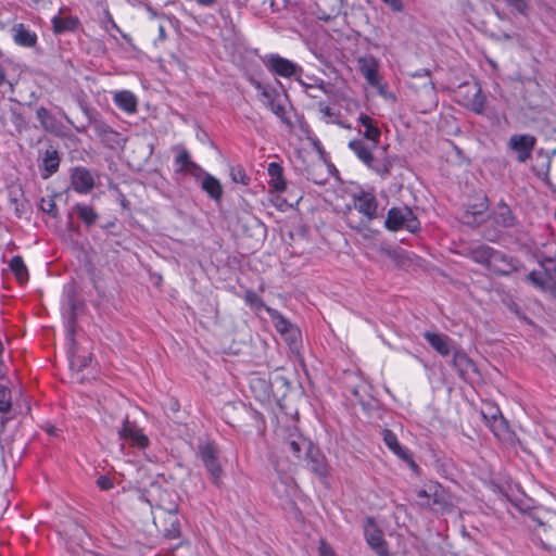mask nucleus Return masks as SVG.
<instances>
[{
  "label": "nucleus",
  "mask_w": 556,
  "mask_h": 556,
  "mask_svg": "<svg viewBox=\"0 0 556 556\" xmlns=\"http://www.w3.org/2000/svg\"><path fill=\"white\" fill-rule=\"evenodd\" d=\"M159 31H160V36H161V37H164V36H165V29H164V27H163V26H160Z\"/></svg>",
  "instance_id": "nucleus-57"
},
{
  "label": "nucleus",
  "mask_w": 556,
  "mask_h": 556,
  "mask_svg": "<svg viewBox=\"0 0 556 556\" xmlns=\"http://www.w3.org/2000/svg\"><path fill=\"white\" fill-rule=\"evenodd\" d=\"M12 407L11 390L0 383V413H9Z\"/></svg>",
  "instance_id": "nucleus-36"
},
{
  "label": "nucleus",
  "mask_w": 556,
  "mask_h": 556,
  "mask_svg": "<svg viewBox=\"0 0 556 556\" xmlns=\"http://www.w3.org/2000/svg\"><path fill=\"white\" fill-rule=\"evenodd\" d=\"M352 206L362 215V217L358 222H355L350 207L349 213L345 216V222L350 228H366L374 219L378 217V202L372 190L361 189L353 192Z\"/></svg>",
  "instance_id": "nucleus-1"
},
{
  "label": "nucleus",
  "mask_w": 556,
  "mask_h": 556,
  "mask_svg": "<svg viewBox=\"0 0 556 556\" xmlns=\"http://www.w3.org/2000/svg\"><path fill=\"white\" fill-rule=\"evenodd\" d=\"M382 437H383V442H384L386 446L390 451L399 447V445L401 444L397 440L396 434L393 431H391L390 429H384L382 431Z\"/></svg>",
  "instance_id": "nucleus-43"
},
{
  "label": "nucleus",
  "mask_w": 556,
  "mask_h": 556,
  "mask_svg": "<svg viewBox=\"0 0 556 556\" xmlns=\"http://www.w3.org/2000/svg\"><path fill=\"white\" fill-rule=\"evenodd\" d=\"M73 208L77 213L78 217L87 226H91L92 224H94V222L99 217L98 213L90 205H86V204H83V203H76Z\"/></svg>",
  "instance_id": "nucleus-28"
},
{
  "label": "nucleus",
  "mask_w": 556,
  "mask_h": 556,
  "mask_svg": "<svg viewBox=\"0 0 556 556\" xmlns=\"http://www.w3.org/2000/svg\"><path fill=\"white\" fill-rule=\"evenodd\" d=\"M536 139L529 134H516L509 138L508 148L517 153V159L520 163L527 162L534 149Z\"/></svg>",
  "instance_id": "nucleus-9"
},
{
  "label": "nucleus",
  "mask_w": 556,
  "mask_h": 556,
  "mask_svg": "<svg viewBox=\"0 0 556 556\" xmlns=\"http://www.w3.org/2000/svg\"><path fill=\"white\" fill-rule=\"evenodd\" d=\"M493 248L489 245H479L470 251V257L478 264L489 266L490 258L492 257Z\"/></svg>",
  "instance_id": "nucleus-31"
},
{
  "label": "nucleus",
  "mask_w": 556,
  "mask_h": 556,
  "mask_svg": "<svg viewBox=\"0 0 556 556\" xmlns=\"http://www.w3.org/2000/svg\"><path fill=\"white\" fill-rule=\"evenodd\" d=\"M184 174H188L201 182V180L204 179V176L208 175L210 173L205 172L199 164L192 162L189 163V166L186 168Z\"/></svg>",
  "instance_id": "nucleus-39"
},
{
  "label": "nucleus",
  "mask_w": 556,
  "mask_h": 556,
  "mask_svg": "<svg viewBox=\"0 0 556 556\" xmlns=\"http://www.w3.org/2000/svg\"><path fill=\"white\" fill-rule=\"evenodd\" d=\"M4 372H5L4 365L0 364V378H2L4 376Z\"/></svg>",
  "instance_id": "nucleus-56"
},
{
  "label": "nucleus",
  "mask_w": 556,
  "mask_h": 556,
  "mask_svg": "<svg viewBox=\"0 0 556 556\" xmlns=\"http://www.w3.org/2000/svg\"><path fill=\"white\" fill-rule=\"evenodd\" d=\"M113 101L119 110L127 114H134L137 112V98L131 91H117L113 97Z\"/></svg>",
  "instance_id": "nucleus-24"
},
{
  "label": "nucleus",
  "mask_w": 556,
  "mask_h": 556,
  "mask_svg": "<svg viewBox=\"0 0 556 556\" xmlns=\"http://www.w3.org/2000/svg\"><path fill=\"white\" fill-rule=\"evenodd\" d=\"M97 485L103 491H109L113 488V481L108 476H100L97 479Z\"/></svg>",
  "instance_id": "nucleus-47"
},
{
  "label": "nucleus",
  "mask_w": 556,
  "mask_h": 556,
  "mask_svg": "<svg viewBox=\"0 0 556 556\" xmlns=\"http://www.w3.org/2000/svg\"><path fill=\"white\" fill-rule=\"evenodd\" d=\"M67 328L72 330V321L67 324Z\"/></svg>",
  "instance_id": "nucleus-60"
},
{
  "label": "nucleus",
  "mask_w": 556,
  "mask_h": 556,
  "mask_svg": "<svg viewBox=\"0 0 556 556\" xmlns=\"http://www.w3.org/2000/svg\"><path fill=\"white\" fill-rule=\"evenodd\" d=\"M307 466L319 478H326L328 475V464L326 457L321 454L318 447L308 443L306 451Z\"/></svg>",
  "instance_id": "nucleus-17"
},
{
  "label": "nucleus",
  "mask_w": 556,
  "mask_h": 556,
  "mask_svg": "<svg viewBox=\"0 0 556 556\" xmlns=\"http://www.w3.org/2000/svg\"><path fill=\"white\" fill-rule=\"evenodd\" d=\"M384 226L390 231L407 230L416 232L420 223L414 212L407 206L391 207L388 211Z\"/></svg>",
  "instance_id": "nucleus-4"
},
{
  "label": "nucleus",
  "mask_w": 556,
  "mask_h": 556,
  "mask_svg": "<svg viewBox=\"0 0 556 556\" xmlns=\"http://www.w3.org/2000/svg\"><path fill=\"white\" fill-rule=\"evenodd\" d=\"M495 222L503 227H513L516 224V218L511 210L504 202L498 204L497 212L495 213Z\"/></svg>",
  "instance_id": "nucleus-27"
},
{
  "label": "nucleus",
  "mask_w": 556,
  "mask_h": 556,
  "mask_svg": "<svg viewBox=\"0 0 556 556\" xmlns=\"http://www.w3.org/2000/svg\"><path fill=\"white\" fill-rule=\"evenodd\" d=\"M417 502L420 506L432 510H444L448 506L447 495L442 485L430 482L417 491Z\"/></svg>",
  "instance_id": "nucleus-6"
},
{
  "label": "nucleus",
  "mask_w": 556,
  "mask_h": 556,
  "mask_svg": "<svg viewBox=\"0 0 556 556\" xmlns=\"http://www.w3.org/2000/svg\"><path fill=\"white\" fill-rule=\"evenodd\" d=\"M488 426L494 435L498 439H501L507 431V424L503 416L494 419V421H491Z\"/></svg>",
  "instance_id": "nucleus-38"
},
{
  "label": "nucleus",
  "mask_w": 556,
  "mask_h": 556,
  "mask_svg": "<svg viewBox=\"0 0 556 556\" xmlns=\"http://www.w3.org/2000/svg\"><path fill=\"white\" fill-rule=\"evenodd\" d=\"M230 177L233 182L248 186L250 178L245 173V169L241 165H235L230 167Z\"/></svg>",
  "instance_id": "nucleus-35"
},
{
  "label": "nucleus",
  "mask_w": 556,
  "mask_h": 556,
  "mask_svg": "<svg viewBox=\"0 0 556 556\" xmlns=\"http://www.w3.org/2000/svg\"><path fill=\"white\" fill-rule=\"evenodd\" d=\"M192 162L193 161L191 160L189 152L185 148H180L175 157V165L177 166L176 170L184 173L189 166V163Z\"/></svg>",
  "instance_id": "nucleus-34"
},
{
  "label": "nucleus",
  "mask_w": 556,
  "mask_h": 556,
  "mask_svg": "<svg viewBox=\"0 0 556 556\" xmlns=\"http://www.w3.org/2000/svg\"><path fill=\"white\" fill-rule=\"evenodd\" d=\"M9 267L21 283L26 282L28 280V270L21 256H13L10 260Z\"/></svg>",
  "instance_id": "nucleus-29"
},
{
  "label": "nucleus",
  "mask_w": 556,
  "mask_h": 556,
  "mask_svg": "<svg viewBox=\"0 0 556 556\" xmlns=\"http://www.w3.org/2000/svg\"><path fill=\"white\" fill-rule=\"evenodd\" d=\"M5 86L8 90H4L3 92H14V85L5 78V73L2 67H0V88Z\"/></svg>",
  "instance_id": "nucleus-49"
},
{
  "label": "nucleus",
  "mask_w": 556,
  "mask_h": 556,
  "mask_svg": "<svg viewBox=\"0 0 556 556\" xmlns=\"http://www.w3.org/2000/svg\"><path fill=\"white\" fill-rule=\"evenodd\" d=\"M404 462L408 465V467H409L414 472H417V471L419 470V466H418V465L416 464V462L414 460V458H413V455H412V454L409 455V458H406Z\"/></svg>",
  "instance_id": "nucleus-54"
},
{
  "label": "nucleus",
  "mask_w": 556,
  "mask_h": 556,
  "mask_svg": "<svg viewBox=\"0 0 556 556\" xmlns=\"http://www.w3.org/2000/svg\"><path fill=\"white\" fill-rule=\"evenodd\" d=\"M51 23L54 34L60 35L75 30L79 25V20L74 15H63V9H60L59 14L51 18Z\"/></svg>",
  "instance_id": "nucleus-20"
},
{
  "label": "nucleus",
  "mask_w": 556,
  "mask_h": 556,
  "mask_svg": "<svg viewBox=\"0 0 556 556\" xmlns=\"http://www.w3.org/2000/svg\"><path fill=\"white\" fill-rule=\"evenodd\" d=\"M528 281L542 291H556V258L545 257L531 270Z\"/></svg>",
  "instance_id": "nucleus-3"
},
{
  "label": "nucleus",
  "mask_w": 556,
  "mask_h": 556,
  "mask_svg": "<svg viewBox=\"0 0 556 556\" xmlns=\"http://www.w3.org/2000/svg\"><path fill=\"white\" fill-rule=\"evenodd\" d=\"M251 388L255 393V396L260 400L267 399L270 392V386L266 380L261 378L251 379Z\"/></svg>",
  "instance_id": "nucleus-33"
},
{
  "label": "nucleus",
  "mask_w": 556,
  "mask_h": 556,
  "mask_svg": "<svg viewBox=\"0 0 556 556\" xmlns=\"http://www.w3.org/2000/svg\"><path fill=\"white\" fill-rule=\"evenodd\" d=\"M517 263L515 258L493 249L488 269L498 275H508L517 268Z\"/></svg>",
  "instance_id": "nucleus-15"
},
{
  "label": "nucleus",
  "mask_w": 556,
  "mask_h": 556,
  "mask_svg": "<svg viewBox=\"0 0 556 556\" xmlns=\"http://www.w3.org/2000/svg\"><path fill=\"white\" fill-rule=\"evenodd\" d=\"M295 483L289 476L280 477L279 482L274 485V490L279 497L290 496L295 492Z\"/></svg>",
  "instance_id": "nucleus-30"
},
{
  "label": "nucleus",
  "mask_w": 556,
  "mask_h": 556,
  "mask_svg": "<svg viewBox=\"0 0 556 556\" xmlns=\"http://www.w3.org/2000/svg\"><path fill=\"white\" fill-rule=\"evenodd\" d=\"M70 369L76 372L84 370L91 362L90 350H66Z\"/></svg>",
  "instance_id": "nucleus-21"
},
{
  "label": "nucleus",
  "mask_w": 556,
  "mask_h": 556,
  "mask_svg": "<svg viewBox=\"0 0 556 556\" xmlns=\"http://www.w3.org/2000/svg\"><path fill=\"white\" fill-rule=\"evenodd\" d=\"M364 535L367 544L378 556H389L388 544L383 532L372 517H367L364 522Z\"/></svg>",
  "instance_id": "nucleus-8"
},
{
  "label": "nucleus",
  "mask_w": 556,
  "mask_h": 556,
  "mask_svg": "<svg viewBox=\"0 0 556 556\" xmlns=\"http://www.w3.org/2000/svg\"><path fill=\"white\" fill-rule=\"evenodd\" d=\"M11 36L14 43L23 48H34L38 41L37 34L23 23H16L11 27Z\"/></svg>",
  "instance_id": "nucleus-16"
},
{
  "label": "nucleus",
  "mask_w": 556,
  "mask_h": 556,
  "mask_svg": "<svg viewBox=\"0 0 556 556\" xmlns=\"http://www.w3.org/2000/svg\"><path fill=\"white\" fill-rule=\"evenodd\" d=\"M244 302L247 305L251 307L255 313L264 309L266 312L267 305L264 304L263 300L258 296L256 292L253 290H247L243 295Z\"/></svg>",
  "instance_id": "nucleus-32"
},
{
  "label": "nucleus",
  "mask_w": 556,
  "mask_h": 556,
  "mask_svg": "<svg viewBox=\"0 0 556 556\" xmlns=\"http://www.w3.org/2000/svg\"><path fill=\"white\" fill-rule=\"evenodd\" d=\"M164 535L170 540L178 539L180 536V523L178 519L170 521L169 527L165 529Z\"/></svg>",
  "instance_id": "nucleus-44"
},
{
  "label": "nucleus",
  "mask_w": 556,
  "mask_h": 556,
  "mask_svg": "<svg viewBox=\"0 0 556 556\" xmlns=\"http://www.w3.org/2000/svg\"><path fill=\"white\" fill-rule=\"evenodd\" d=\"M391 452L403 462L406 458H409V455L412 454L410 451L402 444H400L399 447L391 450Z\"/></svg>",
  "instance_id": "nucleus-48"
},
{
  "label": "nucleus",
  "mask_w": 556,
  "mask_h": 556,
  "mask_svg": "<svg viewBox=\"0 0 556 556\" xmlns=\"http://www.w3.org/2000/svg\"><path fill=\"white\" fill-rule=\"evenodd\" d=\"M201 189L214 201H219L223 197V186L220 181L208 174L200 182Z\"/></svg>",
  "instance_id": "nucleus-26"
},
{
  "label": "nucleus",
  "mask_w": 556,
  "mask_h": 556,
  "mask_svg": "<svg viewBox=\"0 0 556 556\" xmlns=\"http://www.w3.org/2000/svg\"><path fill=\"white\" fill-rule=\"evenodd\" d=\"M199 456L211 475L213 483L218 485L223 470L219 465L215 447L210 443L200 445Z\"/></svg>",
  "instance_id": "nucleus-12"
},
{
  "label": "nucleus",
  "mask_w": 556,
  "mask_h": 556,
  "mask_svg": "<svg viewBox=\"0 0 556 556\" xmlns=\"http://www.w3.org/2000/svg\"><path fill=\"white\" fill-rule=\"evenodd\" d=\"M425 338L431 348H446L445 337L434 332H426Z\"/></svg>",
  "instance_id": "nucleus-41"
},
{
  "label": "nucleus",
  "mask_w": 556,
  "mask_h": 556,
  "mask_svg": "<svg viewBox=\"0 0 556 556\" xmlns=\"http://www.w3.org/2000/svg\"><path fill=\"white\" fill-rule=\"evenodd\" d=\"M202 8H213L219 0H194Z\"/></svg>",
  "instance_id": "nucleus-53"
},
{
  "label": "nucleus",
  "mask_w": 556,
  "mask_h": 556,
  "mask_svg": "<svg viewBox=\"0 0 556 556\" xmlns=\"http://www.w3.org/2000/svg\"><path fill=\"white\" fill-rule=\"evenodd\" d=\"M289 447H290L291 452L293 453V455L295 457H300V453H301L302 446H301V444L298 441H295V440L290 441L289 442Z\"/></svg>",
  "instance_id": "nucleus-51"
},
{
  "label": "nucleus",
  "mask_w": 556,
  "mask_h": 556,
  "mask_svg": "<svg viewBox=\"0 0 556 556\" xmlns=\"http://www.w3.org/2000/svg\"><path fill=\"white\" fill-rule=\"evenodd\" d=\"M504 2L517 13L527 16L529 5L527 0H504Z\"/></svg>",
  "instance_id": "nucleus-40"
},
{
  "label": "nucleus",
  "mask_w": 556,
  "mask_h": 556,
  "mask_svg": "<svg viewBox=\"0 0 556 556\" xmlns=\"http://www.w3.org/2000/svg\"><path fill=\"white\" fill-rule=\"evenodd\" d=\"M349 149L357 156V159L364 163L368 168L375 170L379 175H388L390 172V163H376L372 155L374 150L377 146H371L370 141L364 139H352L348 143Z\"/></svg>",
  "instance_id": "nucleus-5"
},
{
  "label": "nucleus",
  "mask_w": 556,
  "mask_h": 556,
  "mask_svg": "<svg viewBox=\"0 0 556 556\" xmlns=\"http://www.w3.org/2000/svg\"><path fill=\"white\" fill-rule=\"evenodd\" d=\"M252 85L261 92L263 103L285 124L291 125L288 115V97L283 90L253 80Z\"/></svg>",
  "instance_id": "nucleus-2"
},
{
  "label": "nucleus",
  "mask_w": 556,
  "mask_h": 556,
  "mask_svg": "<svg viewBox=\"0 0 556 556\" xmlns=\"http://www.w3.org/2000/svg\"><path fill=\"white\" fill-rule=\"evenodd\" d=\"M47 431H48V433H50V434H54V428H53V427L49 428Z\"/></svg>",
  "instance_id": "nucleus-58"
},
{
  "label": "nucleus",
  "mask_w": 556,
  "mask_h": 556,
  "mask_svg": "<svg viewBox=\"0 0 556 556\" xmlns=\"http://www.w3.org/2000/svg\"><path fill=\"white\" fill-rule=\"evenodd\" d=\"M266 313L269 315L276 330L280 333L288 345L295 344L301 339L300 329L282 316L277 309L266 307Z\"/></svg>",
  "instance_id": "nucleus-7"
},
{
  "label": "nucleus",
  "mask_w": 556,
  "mask_h": 556,
  "mask_svg": "<svg viewBox=\"0 0 556 556\" xmlns=\"http://www.w3.org/2000/svg\"><path fill=\"white\" fill-rule=\"evenodd\" d=\"M482 416L486 425H489L494 419L502 417V413L496 405L488 403L482 409Z\"/></svg>",
  "instance_id": "nucleus-37"
},
{
  "label": "nucleus",
  "mask_w": 556,
  "mask_h": 556,
  "mask_svg": "<svg viewBox=\"0 0 556 556\" xmlns=\"http://www.w3.org/2000/svg\"><path fill=\"white\" fill-rule=\"evenodd\" d=\"M443 356H450L452 350H438ZM453 365L458 370L462 377H465L470 371H476L475 363L466 355L464 350H453Z\"/></svg>",
  "instance_id": "nucleus-19"
},
{
  "label": "nucleus",
  "mask_w": 556,
  "mask_h": 556,
  "mask_svg": "<svg viewBox=\"0 0 556 556\" xmlns=\"http://www.w3.org/2000/svg\"><path fill=\"white\" fill-rule=\"evenodd\" d=\"M283 169L279 163L271 162L267 166L269 176L268 186L276 192H283L287 188V182L282 174Z\"/></svg>",
  "instance_id": "nucleus-23"
},
{
  "label": "nucleus",
  "mask_w": 556,
  "mask_h": 556,
  "mask_svg": "<svg viewBox=\"0 0 556 556\" xmlns=\"http://www.w3.org/2000/svg\"><path fill=\"white\" fill-rule=\"evenodd\" d=\"M458 96L463 97V104L477 114H481L484 110V96L477 84L463 85L459 87Z\"/></svg>",
  "instance_id": "nucleus-11"
},
{
  "label": "nucleus",
  "mask_w": 556,
  "mask_h": 556,
  "mask_svg": "<svg viewBox=\"0 0 556 556\" xmlns=\"http://www.w3.org/2000/svg\"><path fill=\"white\" fill-rule=\"evenodd\" d=\"M118 437L122 441L128 442L131 446L139 450H144L149 445V439L143 430L127 418H125L123 426L118 430Z\"/></svg>",
  "instance_id": "nucleus-10"
},
{
  "label": "nucleus",
  "mask_w": 556,
  "mask_h": 556,
  "mask_svg": "<svg viewBox=\"0 0 556 556\" xmlns=\"http://www.w3.org/2000/svg\"><path fill=\"white\" fill-rule=\"evenodd\" d=\"M0 364H3L2 363V350H0Z\"/></svg>",
  "instance_id": "nucleus-59"
},
{
  "label": "nucleus",
  "mask_w": 556,
  "mask_h": 556,
  "mask_svg": "<svg viewBox=\"0 0 556 556\" xmlns=\"http://www.w3.org/2000/svg\"><path fill=\"white\" fill-rule=\"evenodd\" d=\"M358 124L364 128L361 134L363 135L362 139H366L371 142V146H378L381 130L378 127L377 123L368 115L361 114L358 117Z\"/></svg>",
  "instance_id": "nucleus-22"
},
{
  "label": "nucleus",
  "mask_w": 556,
  "mask_h": 556,
  "mask_svg": "<svg viewBox=\"0 0 556 556\" xmlns=\"http://www.w3.org/2000/svg\"><path fill=\"white\" fill-rule=\"evenodd\" d=\"M71 187L78 194H87L94 187V178L86 167H75L71 173Z\"/></svg>",
  "instance_id": "nucleus-14"
},
{
  "label": "nucleus",
  "mask_w": 556,
  "mask_h": 556,
  "mask_svg": "<svg viewBox=\"0 0 556 556\" xmlns=\"http://www.w3.org/2000/svg\"><path fill=\"white\" fill-rule=\"evenodd\" d=\"M42 210L49 214H51L52 216H55L56 215V205L55 203L52 201V200H49L47 202V205L46 206H42Z\"/></svg>",
  "instance_id": "nucleus-52"
},
{
  "label": "nucleus",
  "mask_w": 556,
  "mask_h": 556,
  "mask_svg": "<svg viewBox=\"0 0 556 556\" xmlns=\"http://www.w3.org/2000/svg\"><path fill=\"white\" fill-rule=\"evenodd\" d=\"M60 166V156L58 151L50 147L46 150L45 156L42 160V172L41 177L43 179H48L50 176H52Z\"/></svg>",
  "instance_id": "nucleus-25"
},
{
  "label": "nucleus",
  "mask_w": 556,
  "mask_h": 556,
  "mask_svg": "<svg viewBox=\"0 0 556 556\" xmlns=\"http://www.w3.org/2000/svg\"><path fill=\"white\" fill-rule=\"evenodd\" d=\"M359 70L367 84L379 89L380 93H383V87L380 84V77L378 74V63L374 58L359 59Z\"/></svg>",
  "instance_id": "nucleus-18"
},
{
  "label": "nucleus",
  "mask_w": 556,
  "mask_h": 556,
  "mask_svg": "<svg viewBox=\"0 0 556 556\" xmlns=\"http://www.w3.org/2000/svg\"><path fill=\"white\" fill-rule=\"evenodd\" d=\"M36 115H37V118L38 121L40 122V124L42 125L43 128L46 129H50L51 126H52V117H51V114L50 112L43 108V106H40L39 109H37L36 111Z\"/></svg>",
  "instance_id": "nucleus-42"
},
{
  "label": "nucleus",
  "mask_w": 556,
  "mask_h": 556,
  "mask_svg": "<svg viewBox=\"0 0 556 556\" xmlns=\"http://www.w3.org/2000/svg\"><path fill=\"white\" fill-rule=\"evenodd\" d=\"M318 110L323 115V118L326 123H331L332 117L334 116L333 111L324 102L318 104Z\"/></svg>",
  "instance_id": "nucleus-45"
},
{
  "label": "nucleus",
  "mask_w": 556,
  "mask_h": 556,
  "mask_svg": "<svg viewBox=\"0 0 556 556\" xmlns=\"http://www.w3.org/2000/svg\"><path fill=\"white\" fill-rule=\"evenodd\" d=\"M301 84L304 86L305 93L311 98L317 99L320 97V93L324 92L320 86L304 85L302 81Z\"/></svg>",
  "instance_id": "nucleus-46"
},
{
  "label": "nucleus",
  "mask_w": 556,
  "mask_h": 556,
  "mask_svg": "<svg viewBox=\"0 0 556 556\" xmlns=\"http://www.w3.org/2000/svg\"><path fill=\"white\" fill-rule=\"evenodd\" d=\"M265 65L274 74L286 78L296 75L299 72H301V67L298 64L278 54H270L267 56Z\"/></svg>",
  "instance_id": "nucleus-13"
},
{
  "label": "nucleus",
  "mask_w": 556,
  "mask_h": 556,
  "mask_svg": "<svg viewBox=\"0 0 556 556\" xmlns=\"http://www.w3.org/2000/svg\"><path fill=\"white\" fill-rule=\"evenodd\" d=\"M13 117H14L13 123L16 127H20L24 123V119L20 114L14 113Z\"/></svg>",
  "instance_id": "nucleus-55"
},
{
  "label": "nucleus",
  "mask_w": 556,
  "mask_h": 556,
  "mask_svg": "<svg viewBox=\"0 0 556 556\" xmlns=\"http://www.w3.org/2000/svg\"><path fill=\"white\" fill-rule=\"evenodd\" d=\"M318 552L319 556H334L333 551L325 541H320Z\"/></svg>",
  "instance_id": "nucleus-50"
}]
</instances>
